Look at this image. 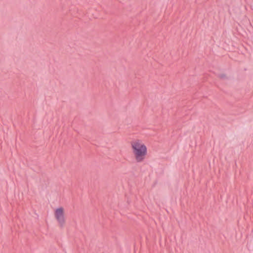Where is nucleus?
<instances>
[{"instance_id":"7ed1b4c3","label":"nucleus","mask_w":253,"mask_h":253,"mask_svg":"<svg viewBox=\"0 0 253 253\" xmlns=\"http://www.w3.org/2000/svg\"><path fill=\"white\" fill-rule=\"evenodd\" d=\"M220 78L221 79H226V76L224 75H221L220 76Z\"/></svg>"},{"instance_id":"f03ea898","label":"nucleus","mask_w":253,"mask_h":253,"mask_svg":"<svg viewBox=\"0 0 253 253\" xmlns=\"http://www.w3.org/2000/svg\"><path fill=\"white\" fill-rule=\"evenodd\" d=\"M54 215L59 227H63L66 222L65 209L61 207L56 209L54 211Z\"/></svg>"},{"instance_id":"f257e3e1","label":"nucleus","mask_w":253,"mask_h":253,"mask_svg":"<svg viewBox=\"0 0 253 253\" xmlns=\"http://www.w3.org/2000/svg\"><path fill=\"white\" fill-rule=\"evenodd\" d=\"M130 146L134 160L137 163L143 162L148 154L147 147L140 139H134L130 142Z\"/></svg>"}]
</instances>
